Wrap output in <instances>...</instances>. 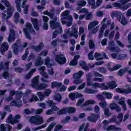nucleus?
Masks as SVG:
<instances>
[{"label":"nucleus","instance_id":"1","mask_svg":"<svg viewBox=\"0 0 131 131\" xmlns=\"http://www.w3.org/2000/svg\"><path fill=\"white\" fill-rule=\"evenodd\" d=\"M131 0H119V3L115 2L113 3V6L114 8H118V9H121L126 11L129 8L131 7V3H127L128 2H130Z\"/></svg>","mask_w":131,"mask_h":131},{"label":"nucleus","instance_id":"2","mask_svg":"<svg viewBox=\"0 0 131 131\" xmlns=\"http://www.w3.org/2000/svg\"><path fill=\"white\" fill-rule=\"evenodd\" d=\"M26 28H24V32L25 36L28 39H31V36H30L29 31L30 33H35V31L32 27V25L30 23H27L26 24Z\"/></svg>","mask_w":131,"mask_h":131},{"label":"nucleus","instance_id":"3","mask_svg":"<svg viewBox=\"0 0 131 131\" xmlns=\"http://www.w3.org/2000/svg\"><path fill=\"white\" fill-rule=\"evenodd\" d=\"M93 75L92 73H89L86 75V78L87 79V86H93L94 89H96V88L103 86L104 85V83H93L92 81V77Z\"/></svg>","mask_w":131,"mask_h":131},{"label":"nucleus","instance_id":"4","mask_svg":"<svg viewBox=\"0 0 131 131\" xmlns=\"http://www.w3.org/2000/svg\"><path fill=\"white\" fill-rule=\"evenodd\" d=\"M29 122L32 124L39 125L43 123V118L40 116H33L30 117Z\"/></svg>","mask_w":131,"mask_h":131},{"label":"nucleus","instance_id":"5","mask_svg":"<svg viewBox=\"0 0 131 131\" xmlns=\"http://www.w3.org/2000/svg\"><path fill=\"white\" fill-rule=\"evenodd\" d=\"M76 108L73 107H66L60 109L58 113V115H63V114H72L75 113Z\"/></svg>","mask_w":131,"mask_h":131},{"label":"nucleus","instance_id":"6","mask_svg":"<svg viewBox=\"0 0 131 131\" xmlns=\"http://www.w3.org/2000/svg\"><path fill=\"white\" fill-rule=\"evenodd\" d=\"M103 83V86L100 87H98L99 89H102V90H104L105 91L107 90H113L115 89L117 86V84H116V81L114 80L111 81L107 83V86L105 85V83Z\"/></svg>","mask_w":131,"mask_h":131},{"label":"nucleus","instance_id":"7","mask_svg":"<svg viewBox=\"0 0 131 131\" xmlns=\"http://www.w3.org/2000/svg\"><path fill=\"white\" fill-rule=\"evenodd\" d=\"M55 59L56 62L59 63L60 65H64V64L67 62L66 57L62 54L56 55Z\"/></svg>","mask_w":131,"mask_h":131},{"label":"nucleus","instance_id":"8","mask_svg":"<svg viewBox=\"0 0 131 131\" xmlns=\"http://www.w3.org/2000/svg\"><path fill=\"white\" fill-rule=\"evenodd\" d=\"M100 118V114L92 113L90 116H88L87 119L90 122L96 123L98 121V119Z\"/></svg>","mask_w":131,"mask_h":131},{"label":"nucleus","instance_id":"9","mask_svg":"<svg viewBox=\"0 0 131 131\" xmlns=\"http://www.w3.org/2000/svg\"><path fill=\"white\" fill-rule=\"evenodd\" d=\"M23 105L22 100H21L20 98H15L10 103L11 106H14V107H17L18 108H21Z\"/></svg>","mask_w":131,"mask_h":131},{"label":"nucleus","instance_id":"10","mask_svg":"<svg viewBox=\"0 0 131 131\" xmlns=\"http://www.w3.org/2000/svg\"><path fill=\"white\" fill-rule=\"evenodd\" d=\"M57 18L53 19V20L50 21V27L51 29H56L57 28H59L61 29L62 28V27H61V25L60 24V23L57 22Z\"/></svg>","mask_w":131,"mask_h":131},{"label":"nucleus","instance_id":"11","mask_svg":"<svg viewBox=\"0 0 131 131\" xmlns=\"http://www.w3.org/2000/svg\"><path fill=\"white\" fill-rule=\"evenodd\" d=\"M116 92L119 93V94H131V87H128L126 89H123L120 88H117L116 89Z\"/></svg>","mask_w":131,"mask_h":131},{"label":"nucleus","instance_id":"12","mask_svg":"<svg viewBox=\"0 0 131 131\" xmlns=\"http://www.w3.org/2000/svg\"><path fill=\"white\" fill-rule=\"evenodd\" d=\"M10 66V61H7L5 62L4 64V62L2 61L0 63V70H4L5 71H7V70H9V68Z\"/></svg>","mask_w":131,"mask_h":131},{"label":"nucleus","instance_id":"13","mask_svg":"<svg viewBox=\"0 0 131 131\" xmlns=\"http://www.w3.org/2000/svg\"><path fill=\"white\" fill-rule=\"evenodd\" d=\"M44 45L42 42H40L38 46L32 45L30 46V49L32 50H34L35 52H39V51H41L42 50Z\"/></svg>","mask_w":131,"mask_h":131},{"label":"nucleus","instance_id":"14","mask_svg":"<svg viewBox=\"0 0 131 131\" xmlns=\"http://www.w3.org/2000/svg\"><path fill=\"white\" fill-rule=\"evenodd\" d=\"M39 83V76L37 75L33 78L31 85L33 88V89H35Z\"/></svg>","mask_w":131,"mask_h":131},{"label":"nucleus","instance_id":"15","mask_svg":"<svg viewBox=\"0 0 131 131\" xmlns=\"http://www.w3.org/2000/svg\"><path fill=\"white\" fill-rule=\"evenodd\" d=\"M111 110H116L117 112H121V108L119 106L118 104L116 103H113L110 105Z\"/></svg>","mask_w":131,"mask_h":131},{"label":"nucleus","instance_id":"16","mask_svg":"<svg viewBox=\"0 0 131 131\" xmlns=\"http://www.w3.org/2000/svg\"><path fill=\"white\" fill-rule=\"evenodd\" d=\"M77 33H78V31L77 30V29L74 27H73L71 33H70V36H73L75 38H77V37H78V35L77 34Z\"/></svg>","mask_w":131,"mask_h":131},{"label":"nucleus","instance_id":"17","mask_svg":"<svg viewBox=\"0 0 131 131\" xmlns=\"http://www.w3.org/2000/svg\"><path fill=\"white\" fill-rule=\"evenodd\" d=\"M31 22L32 23L35 30H39V26L38 25V19L37 18H32Z\"/></svg>","mask_w":131,"mask_h":131},{"label":"nucleus","instance_id":"18","mask_svg":"<svg viewBox=\"0 0 131 131\" xmlns=\"http://www.w3.org/2000/svg\"><path fill=\"white\" fill-rule=\"evenodd\" d=\"M9 50V44H8V42H4L1 48V53L3 54H5V52L6 51H8Z\"/></svg>","mask_w":131,"mask_h":131},{"label":"nucleus","instance_id":"19","mask_svg":"<svg viewBox=\"0 0 131 131\" xmlns=\"http://www.w3.org/2000/svg\"><path fill=\"white\" fill-rule=\"evenodd\" d=\"M49 86V85L47 83H41L40 84H38V85L35 88L37 91H40V90H45Z\"/></svg>","mask_w":131,"mask_h":131},{"label":"nucleus","instance_id":"20","mask_svg":"<svg viewBox=\"0 0 131 131\" xmlns=\"http://www.w3.org/2000/svg\"><path fill=\"white\" fill-rule=\"evenodd\" d=\"M108 49L110 51H111V52H117V50H116V47H115L114 41H113V40H111L110 41Z\"/></svg>","mask_w":131,"mask_h":131},{"label":"nucleus","instance_id":"21","mask_svg":"<svg viewBox=\"0 0 131 131\" xmlns=\"http://www.w3.org/2000/svg\"><path fill=\"white\" fill-rule=\"evenodd\" d=\"M107 131L114 130V131H120L121 130V128L119 127H116L115 125H111L108 126L106 128Z\"/></svg>","mask_w":131,"mask_h":131},{"label":"nucleus","instance_id":"22","mask_svg":"<svg viewBox=\"0 0 131 131\" xmlns=\"http://www.w3.org/2000/svg\"><path fill=\"white\" fill-rule=\"evenodd\" d=\"M99 25V21H97L96 20L90 22V23L88 25L89 30H92L93 28H94L95 26H97V25Z\"/></svg>","mask_w":131,"mask_h":131},{"label":"nucleus","instance_id":"23","mask_svg":"<svg viewBox=\"0 0 131 131\" xmlns=\"http://www.w3.org/2000/svg\"><path fill=\"white\" fill-rule=\"evenodd\" d=\"M116 119H118L117 121H116V124H120V123L122 122V120H123V114H118Z\"/></svg>","mask_w":131,"mask_h":131},{"label":"nucleus","instance_id":"24","mask_svg":"<svg viewBox=\"0 0 131 131\" xmlns=\"http://www.w3.org/2000/svg\"><path fill=\"white\" fill-rule=\"evenodd\" d=\"M111 17L112 18L116 17V18H117V20L120 21V20H121V13L119 12H114L112 13Z\"/></svg>","mask_w":131,"mask_h":131},{"label":"nucleus","instance_id":"25","mask_svg":"<svg viewBox=\"0 0 131 131\" xmlns=\"http://www.w3.org/2000/svg\"><path fill=\"white\" fill-rule=\"evenodd\" d=\"M79 65L80 66H81V67H82V69L86 70V71H89V70H90V68H89V67L86 66V62H85V61H81L79 63Z\"/></svg>","mask_w":131,"mask_h":131},{"label":"nucleus","instance_id":"26","mask_svg":"<svg viewBox=\"0 0 131 131\" xmlns=\"http://www.w3.org/2000/svg\"><path fill=\"white\" fill-rule=\"evenodd\" d=\"M61 86H62V83L57 81H54L51 83V88L52 89H54V88H61Z\"/></svg>","mask_w":131,"mask_h":131},{"label":"nucleus","instance_id":"27","mask_svg":"<svg viewBox=\"0 0 131 131\" xmlns=\"http://www.w3.org/2000/svg\"><path fill=\"white\" fill-rule=\"evenodd\" d=\"M42 64H43V60L41 59V57L38 58L35 61V66L36 67H38V66H41Z\"/></svg>","mask_w":131,"mask_h":131},{"label":"nucleus","instance_id":"28","mask_svg":"<svg viewBox=\"0 0 131 131\" xmlns=\"http://www.w3.org/2000/svg\"><path fill=\"white\" fill-rule=\"evenodd\" d=\"M88 5L91 6L92 10L96 9V0H88Z\"/></svg>","mask_w":131,"mask_h":131},{"label":"nucleus","instance_id":"29","mask_svg":"<svg viewBox=\"0 0 131 131\" xmlns=\"http://www.w3.org/2000/svg\"><path fill=\"white\" fill-rule=\"evenodd\" d=\"M84 92L86 94H97L98 91L86 88L84 89Z\"/></svg>","mask_w":131,"mask_h":131},{"label":"nucleus","instance_id":"30","mask_svg":"<svg viewBox=\"0 0 131 131\" xmlns=\"http://www.w3.org/2000/svg\"><path fill=\"white\" fill-rule=\"evenodd\" d=\"M28 55H29V49L27 48L25 50V54L21 56V59L23 61H26L27 58H28Z\"/></svg>","mask_w":131,"mask_h":131},{"label":"nucleus","instance_id":"31","mask_svg":"<svg viewBox=\"0 0 131 131\" xmlns=\"http://www.w3.org/2000/svg\"><path fill=\"white\" fill-rule=\"evenodd\" d=\"M63 33V30L62 29V28H60V29L59 30H55L52 34V38H56L57 37V35L59 34V33Z\"/></svg>","mask_w":131,"mask_h":131},{"label":"nucleus","instance_id":"32","mask_svg":"<svg viewBox=\"0 0 131 131\" xmlns=\"http://www.w3.org/2000/svg\"><path fill=\"white\" fill-rule=\"evenodd\" d=\"M82 75H83V72L79 71L78 73H75L73 75V78H80Z\"/></svg>","mask_w":131,"mask_h":131},{"label":"nucleus","instance_id":"33","mask_svg":"<svg viewBox=\"0 0 131 131\" xmlns=\"http://www.w3.org/2000/svg\"><path fill=\"white\" fill-rule=\"evenodd\" d=\"M94 57L96 59L97 61H100L103 60L104 57H102V54L96 52L94 54Z\"/></svg>","mask_w":131,"mask_h":131},{"label":"nucleus","instance_id":"34","mask_svg":"<svg viewBox=\"0 0 131 131\" xmlns=\"http://www.w3.org/2000/svg\"><path fill=\"white\" fill-rule=\"evenodd\" d=\"M12 49L14 54L15 55H18L19 46H18V44H17V43H15L14 45H13Z\"/></svg>","mask_w":131,"mask_h":131},{"label":"nucleus","instance_id":"35","mask_svg":"<svg viewBox=\"0 0 131 131\" xmlns=\"http://www.w3.org/2000/svg\"><path fill=\"white\" fill-rule=\"evenodd\" d=\"M102 94L103 96H105L107 100H110V99H112V97H113V94L110 92H103Z\"/></svg>","mask_w":131,"mask_h":131},{"label":"nucleus","instance_id":"36","mask_svg":"<svg viewBox=\"0 0 131 131\" xmlns=\"http://www.w3.org/2000/svg\"><path fill=\"white\" fill-rule=\"evenodd\" d=\"M37 95L38 96L40 101H42L45 100L46 98V96L45 95L44 93H42L41 92H38L37 93Z\"/></svg>","mask_w":131,"mask_h":131},{"label":"nucleus","instance_id":"37","mask_svg":"<svg viewBox=\"0 0 131 131\" xmlns=\"http://www.w3.org/2000/svg\"><path fill=\"white\" fill-rule=\"evenodd\" d=\"M97 71L100 72V73H102L103 74H106L107 73V69L104 67H99L97 69Z\"/></svg>","mask_w":131,"mask_h":131},{"label":"nucleus","instance_id":"38","mask_svg":"<svg viewBox=\"0 0 131 131\" xmlns=\"http://www.w3.org/2000/svg\"><path fill=\"white\" fill-rule=\"evenodd\" d=\"M13 15V11L12 10V8H7V15L6 16L7 19L11 18Z\"/></svg>","mask_w":131,"mask_h":131},{"label":"nucleus","instance_id":"39","mask_svg":"<svg viewBox=\"0 0 131 131\" xmlns=\"http://www.w3.org/2000/svg\"><path fill=\"white\" fill-rule=\"evenodd\" d=\"M127 71H128V69L127 68H125L124 69L120 70L118 73V74L119 75V76H122V75L125 74Z\"/></svg>","mask_w":131,"mask_h":131},{"label":"nucleus","instance_id":"40","mask_svg":"<svg viewBox=\"0 0 131 131\" xmlns=\"http://www.w3.org/2000/svg\"><path fill=\"white\" fill-rule=\"evenodd\" d=\"M95 101L90 99L86 100L85 103L82 105V106L84 107V106H88V105H93V104H95Z\"/></svg>","mask_w":131,"mask_h":131},{"label":"nucleus","instance_id":"41","mask_svg":"<svg viewBox=\"0 0 131 131\" xmlns=\"http://www.w3.org/2000/svg\"><path fill=\"white\" fill-rule=\"evenodd\" d=\"M77 5L78 7H84V6L86 5V1L84 0H79L78 1Z\"/></svg>","mask_w":131,"mask_h":131},{"label":"nucleus","instance_id":"42","mask_svg":"<svg viewBox=\"0 0 131 131\" xmlns=\"http://www.w3.org/2000/svg\"><path fill=\"white\" fill-rule=\"evenodd\" d=\"M54 99L55 101H57V102H61L62 101V95L60 93L57 94L54 96Z\"/></svg>","mask_w":131,"mask_h":131},{"label":"nucleus","instance_id":"43","mask_svg":"<svg viewBox=\"0 0 131 131\" xmlns=\"http://www.w3.org/2000/svg\"><path fill=\"white\" fill-rule=\"evenodd\" d=\"M89 48L90 50H93V49H95L96 45H95V42H94V40L90 39L89 41Z\"/></svg>","mask_w":131,"mask_h":131},{"label":"nucleus","instance_id":"44","mask_svg":"<svg viewBox=\"0 0 131 131\" xmlns=\"http://www.w3.org/2000/svg\"><path fill=\"white\" fill-rule=\"evenodd\" d=\"M51 59H50V57H47L45 59V65L48 66V67H49V68H51L52 66V63H51Z\"/></svg>","mask_w":131,"mask_h":131},{"label":"nucleus","instance_id":"45","mask_svg":"<svg viewBox=\"0 0 131 131\" xmlns=\"http://www.w3.org/2000/svg\"><path fill=\"white\" fill-rule=\"evenodd\" d=\"M88 59L89 60H91V61L95 60V57H94V51H91L88 54Z\"/></svg>","mask_w":131,"mask_h":131},{"label":"nucleus","instance_id":"46","mask_svg":"<svg viewBox=\"0 0 131 131\" xmlns=\"http://www.w3.org/2000/svg\"><path fill=\"white\" fill-rule=\"evenodd\" d=\"M69 97L72 101H74V100L76 99V93H70L69 95Z\"/></svg>","mask_w":131,"mask_h":131},{"label":"nucleus","instance_id":"47","mask_svg":"<svg viewBox=\"0 0 131 131\" xmlns=\"http://www.w3.org/2000/svg\"><path fill=\"white\" fill-rule=\"evenodd\" d=\"M14 70L17 73H22L24 71V69L20 67H17L14 68Z\"/></svg>","mask_w":131,"mask_h":131},{"label":"nucleus","instance_id":"48","mask_svg":"<svg viewBox=\"0 0 131 131\" xmlns=\"http://www.w3.org/2000/svg\"><path fill=\"white\" fill-rule=\"evenodd\" d=\"M127 57L126 54H120L118 56V60H125Z\"/></svg>","mask_w":131,"mask_h":131},{"label":"nucleus","instance_id":"49","mask_svg":"<svg viewBox=\"0 0 131 131\" xmlns=\"http://www.w3.org/2000/svg\"><path fill=\"white\" fill-rule=\"evenodd\" d=\"M38 98L37 96L35 95L32 96V98L30 99V103H32V102H37V101H38Z\"/></svg>","mask_w":131,"mask_h":131},{"label":"nucleus","instance_id":"50","mask_svg":"<svg viewBox=\"0 0 131 131\" xmlns=\"http://www.w3.org/2000/svg\"><path fill=\"white\" fill-rule=\"evenodd\" d=\"M61 19L62 20H67V21H73V18L71 15H68L67 16H64V17H62Z\"/></svg>","mask_w":131,"mask_h":131},{"label":"nucleus","instance_id":"51","mask_svg":"<svg viewBox=\"0 0 131 131\" xmlns=\"http://www.w3.org/2000/svg\"><path fill=\"white\" fill-rule=\"evenodd\" d=\"M82 82V80L80 79V78H74V80L73 83L74 84H79Z\"/></svg>","mask_w":131,"mask_h":131},{"label":"nucleus","instance_id":"52","mask_svg":"<svg viewBox=\"0 0 131 131\" xmlns=\"http://www.w3.org/2000/svg\"><path fill=\"white\" fill-rule=\"evenodd\" d=\"M71 119V118L69 116H67L66 118L65 119H63L61 120V123H67V122H69V120Z\"/></svg>","mask_w":131,"mask_h":131},{"label":"nucleus","instance_id":"53","mask_svg":"<svg viewBox=\"0 0 131 131\" xmlns=\"http://www.w3.org/2000/svg\"><path fill=\"white\" fill-rule=\"evenodd\" d=\"M78 63V61L73 59L70 62L69 66H76V65H77Z\"/></svg>","mask_w":131,"mask_h":131},{"label":"nucleus","instance_id":"54","mask_svg":"<svg viewBox=\"0 0 131 131\" xmlns=\"http://www.w3.org/2000/svg\"><path fill=\"white\" fill-rule=\"evenodd\" d=\"M63 128V126L61 124H57L54 129V131H59Z\"/></svg>","mask_w":131,"mask_h":131},{"label":"nucleus","instance_id":"55","mask_svg":"<svg viewBox=\"0 0 131 131\" xmlns=\"http://www.w3.org/2000/svg\"><path fill=\"white\" fill-rule=\"evenodd\" d=\"M47 124H44L41 126H38V127H36L34 128V130L36 131V130H39V129H41V128H45V127H47Z\"/></svg>","mask_w":131,"mask_h":131},{"label":"nucleus","instance_id":"56","mask_svg":"<svg viewBox=\"0 0 131 131\" xmlns=\"http://www.w3.org/2000/svg\"><path fill=\"white\" fill-rule=\"evenodd\" d=\"M26 67V71H28L31 67H32V62H29L25 66Z\"/></svg>","mask_w":131,"mask_h":131},{"label":"nucleus","instance_id":"57","mask_svg":"<svg viewBox=\"0 0 131 131\" xmlns=\"http://www.w3.org/2000/svg\"><path fill=\"white\" fill-rule=\"evenodd\" d=\"M13 115L12 114H10L8 118H7V121L8 123H10V124H12V122L13 121Z\"/></svg>","mask_w":131,"mask_h":131},{"label":"nucleus","instance_id":"58","mask_svg":"<svg viewBox=\"0 0 131 131\" xmlns=\"http://www.w3.org/2000/svg\"><path fill=\"white\" fill-rule=\"evenodd\" d=\"M51 93H52V90H51L50 89H47L46 91L43 93V94L45 97H49Z\"/></svg>","mask_w":131,"mask_h":131},{"label":"nucleus","instance_id":"59","mask_svg":"<svg viewBox=\"0 0 131 131\" xmlns=\"http://www.w3.org/2000/svg\"><path fill=\"white\" fill-rule=\"evenodd\" d=\"M46 103L49 107H51L55 103L52 100L48 99Z\"/></svg>","mask_w":131,"mask_h":131},{"label":"nucleus","instance_id":"60","mask_svg":"<svg viewBox=\"0 0 131 131\" xmlns=\"http://www.w3.org/2000/svg\"><path fill=\"white\" fill-rule=\"evenodd\" d=\"M34 59H35V55L34 54H33V53H31L29 55L27 60H28V61H29L31 60H34Z\"/></svg>","mask_w":131,"mask_h":131},{"label":"nucleus","instance_id":"61","mask_svg":"<svg viewBox=\"0 0 131 131\" xmlns=\"http://www.w3.org/2000/svg\"><path fill=\"white\" fill-rule=\"evenodd\" d=\"M8 42H12V41L15 40V36L9 35V37L7 38Z\"/></svg>","mask_w":131,"mask_h":131},{"label":"nucleus","instance_id":"62","mask_svg":"<svg viewBox=\"0 0 131 131\" xmlns=\"http://www.w3.org/2000/svg\"><path fill=\"white\" fill-rule=\"evenodd\" d=\"M121 23L123 26H124V25H126L127 24V21H126V18L124 17H122L121 21Z\"/></svg>","mask_w":131,"mask_h":131},{"label":"nucleus","instance_id":"63","mask_svg":"<svg viewBox=\"0 0 131 131\" xmlns=\"http://www.w3.org/2000/svg\"><path fill=\"white\" fill-rule=\"evenodd\" d=\"M104 115H105V116H110V115H111L109 108H104Z\"/></svg>","mask_w":131,"mask_h":131},{"label":"nucleus","instance_id":"64","mask_svg":"<svg viewBox=\"0 0 131 131\" xmlns=\"http://www.w3.org/2000/svg\"><path fill=\"white\" fill-rule=\"evenodd\" d=\"M84 102V99L81 98L78 100L77 103H76V106H80Z\"/></svg>","mask_w":131,"mask_h":131}]
</instances>
